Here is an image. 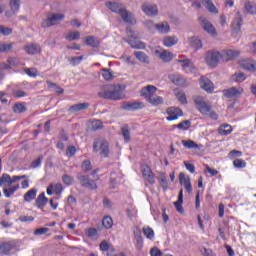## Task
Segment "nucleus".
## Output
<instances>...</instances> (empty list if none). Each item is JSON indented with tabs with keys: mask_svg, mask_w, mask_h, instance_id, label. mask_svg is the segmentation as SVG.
Here are the masks:
<instances>
[{
	"mask_svg": "<svg viewBox=\"0 0 256 256\" xmlns=\"http://www.w3.org/2000/svg\"><path fill=\"white\" fill-rule=\"evenodd\" d=\"M91 177L93 179H91L89 175L79 173L76 178L80 183L81 187H84V189H88L89 191H97V189L99 188V186L97 185V181L101 179V177L99 176V169H94L91 172Z\"/></svg>",
	"mask_w": 256,
	"mask_h": 256,
	"instance_id": "obj_1",
	"label": "nucleus"
},
{
	"mask_svg": "<svg viewBox=\"0 0 256 256\" xmlns=\"http://www.w3.org/2000/svg\"><path fill=\"white\" fill-rule=\"evenodd\" d=\"M98 95L102 99H109L110 101H121V99H125L121 85H105Z\"/></svg>",
	"mask_w": 256,
	"mask_h": 256,
	"instance_id": "obj_2",
	"label": "nucleus"
},
{
	"mask_svg": "<svg viewBox=\"0 0 256 256\" xmlns=\"http://www.w3.org/2000/svg\"><path fill=\"white\" fill-rule=\"evenodd\" d=\"M106 7L110 9L113 13H117L122 17L124 23H128L129 25H135V16L133 14L127 12L125 6L119 2H106Z\"/></svg>",
	"mask_w": 256,
	"mask_h": 256,
	"instance_id": "obj_3",
	"label": "nucleus"
},
{
	"mask_svg": "<svg viewBox=\"0 0 256 256\" xmlns=\"http://www.w3.org/2000/svg\"><path fill=\"white\" fill-rule=\"evenodd\" d=\"M194 103L201 115L209 117L210 119H212V121H217V119H219V115L216 114L211 105L207 103L205 99H203V97L195 96Z\"/></svg>",
	"mask_w": 256,
	"mask_h": 256,
	"instance_id": "obj_4",
	"label": "nucleus"
},
{
	"mask_svg": "<svg viewBox=\"0 0 256 256\" xmlns=\"http://www.w3.org/2000/svg\"><path fill=\"white\" fill-rule=\"evenodd\" d=\"M157 91V87L153 85H148L141 90V96L146 99L150 105L157 107V105H161L163 103V97L157 96L155 92Z\"/></svg>",
	"mask_w": 256,
	"mask_h": 256,
	"instance_id": "obj_5",
	"label": "nucleus"
},
{
	"mask_svg": "<svg viewBox=\"0 0 256 256\" xmlns=\"http://www.w3.org/2000/svg\"><path fill=\"white\" fill-rule=\"evenodd\" d=\"M94 153H99L100 157H109V142L105 139L97 138L93 143Z\"/></svg>",
	"mask_w": 256,
	"mask_h": 256,
	"instance_id": "obj_6",
	"label": "nucleus"
},
{
	"mask_svg": "<svg viewBox=\"0 0 256 256\" xmlns=\"http://www.w3.org/2000/svg\"><path fill=\"white\" fill-rule=\"evenodd\" d=\"M223 57L219 51H208L205 56V62L208 67L215 68L219 65V59Z\"/></svg>",
	"mask_w": 256,
	"mask_h": 256,
	"instance_id": "obj_7",
	"label": "nucleus"
},
{
	"mask_svg": "<svg viewBox=\"0 0 256 256\" xmlns=\"http://www.w3.org/2000/svg\"><path fill=\"white\" fill-rule=\"evenodd\" d=\"M65 19V15L61 13L51 14L47 19L42 22V27H53V25H57L59 21H63Z\"/></svg>",
	"mask_w": 256,
	"mask_h": 256,
	"instance_id": "obj_8",
	"label": "nucleus"
},
{
	"mask_svg": "<svg viewBox=\"0 0 256 256\" xmlns=\"http://www.w3.org/2000/svg\"><path fill=\"white\" fill-rule=\"evenodd\" d=\"M168 117H166V121H177L179 117H183V110L179 107H169L166 110Z\"/></svg>",
	"mask_w": 256,
	"mask_h": 256,
	"instance_id": "obj_9",
	"label": "nucleus"
},
{
	"mask_svg": "<svg viewBox=\"0 0 256 256\" xmlns=\"http://www.w3.org/2000/svg\"><path fill=\"white\" fill-rule=\"evenodd\" d=\"M243 25V18L241 17V13L237 12L236 17L232 22V35H239L241 32V27Z\"/></svg>",
	"mask_w": 256,
	"mask_h": 256,
	"instance_id": "obj_10",
	"label": "nucleus"
},
{
	"mask_svg": "<svg viewBox=\"0 0 256 256\" xmlns=\"http://www.w3.org/2000/svg\"><path fill=\"white\" fill-rule=\"evenodd\" d=\"M179 181H180V185H183L187 193H192L193 186L191 185V178H189V176L185 175V173L183 172H180Z\"/></svg>",
	"mask_w": 256,
	"mask_h": 256,
	"instance_id": "obj_11",
	"label": "nucleus"
},
{
	"mask_svg": "<svg viewBox=\"0 0 256 256\" xmlns=\"http://www.w3.org/2000/svg\"><path fill=\"white\" fill-rule=\"evenodd\" d=\"M141 9L143 13L147 15V17H153V15H158L159 13V8L157 7V5L153 4H143L141 6Z\"/></svg>",
	"mask_w": 256,
	"mask_h": 256,
	"instance_id": "obj_12",
	"label": "nucleus"
},
{
	"mask_svg": "<svg viewBox=\"0 0 256 256\" xmlns=\"http://www.w3.org/2000/svg\"><path fill=\"white\" fill-rule=\"evenodd\" d=\"M15 249V242L5 241L0 243V255H9Z\"/></svg>",
	"mask_w": 256,
	"mask_h": 256,
	"instance_id": "obj_13",
	"label": "nucleus"
},
{
	"mask_svg": "<svg viewBox=\"0 0 256 256\" xmlns=\"http://www.w3.org/2000/svg\"><path fill=\"white\" fill-rule=\"evenodd\" d=\"M143 107H145L143 102H124L122 104V109H124V111H137L143 109Z\"/></svg>",
	"mask_w": 256,
	"mask_h": 256,
	"instance_id": "obj_14",
	"label": "nucleus"
},
{
	"mask_svg": "<svg viewBox=\"0 0 256 256\" xmlns=\"http://www.w3.org/2000/svg\"><path fill=\"white\" fill-rule=\"evenodd\" d=\"M199 21L204 31H206L210 35H217V32L215 31V27L205 17H200Z\"/></svg>",
	"mask_w": 256,
	"mask_h": 256,
	"instance_id": "obj_15",
	"label": "nucleus"
},
{
	"mask_svg": "<svg viewBox=\"0 0 256 256\" xmlns=\"http://www.w3.org/2000/svg\"><path fill=\"white\" fill-rule=\"evenodd\" d=\"M142 175L150 185H155V175L149 166L142 167Z\"/></svg>",
	"mask_w": 256,
	"mask_h": 256,
	"instance_id": "obj_16",
	"label": "nucleus"
},
{
	"mask_svg": "<svg viewBox=\"0 0 256 256\" xmlns=\"http://www.w3.org/2000/svg\"><path fill=\"white\" fill-rule=\"evenodd\" d=\"M21 7V0H10V10L6 11V17H13Z\"/></svg>",
	"mask_w": 256,
	"mask_h": 256,
	"instance_id": "obj_17",
	"label": "nucleus"
},
{
	"mask_svg": "<svg viewBox=\"0 0 256 256\" xmlns=\"http://www.w3.org/2000/svg\"><path fill=\"white\" fill-rule=\"evenodd\" d=\"M200 87L204 91H207V93H212L213 89H215L213 82H211V80H209V78H207L205 76H202L200 78Z\"/></svg>",
	"mask_w": 256,
	"mask_h": 256,
	"instance_id": "obj_18",
	"label": "nucleus"
},
{
	"mask_svg": "<svg viewBox=\"0 0 256 256\" xmlns=\"http://www.w3.org/2000/svg\"><path fill=\"white\" fill-rule=\"evenodd\" d=\"M243 93V88H237V87H232L230 89H226L223 91L224 97H227V99H231L233 97H239Z\"/></svg>",
	"mask_w": 256,
	"mask_h": 256,
	"instance_id": "obj_19",
	"label": "nucleus"
},
{
	"mask_svg": "<svg viewBox=\"0 0 256 256\" xmlns=\"http://www.w3.org/2000/svg\"><path fill=\"white\" fill-rule=\"evenodd\" d=\"M24 51L27 55H37L41 53V46L39 44L30 43L24 47Z\"/></svg>",
	"mask_w": 256,
	"mask_h": 256,
	"instance_id": "obj_20",
	"label": "nucleus"
},
{
	"mask_svg": "<svg viewBox=\"0 0 256 256\" xmlns=\"http://www.w3.org/2000/svg\"><path fill=\"white\" fill-rule=\"evenodd\" d=\"M156 55H158L163 63H169L175 58V55L168 50H163L162 52L156 51Z\"/></svg>",
	"mask_w": 256,
	"mask_h": 256,
	"instance_id": "obj_21",
	"label": "nucleus"
},
{
	"mask_svg": "<svg viewBox=\"0 0 256 256\" xmlns=\"http://www.w3.org/2000/svg\"><path fill=\"white\" fill-rule=\"evenodd\" d=\"M128 44L132 49H145L146 45L142 41L134 38L133 35L129 36L128 38Z\"/></svg>",
	"mask_w": 256,
	"mask_h": 256,
	"instance_id": "obj_22",
	"label": "nucleus"
},
{
	"mask_svg": "<svg viewBox=\"0 0 256 256\" xmlns=\"http://www.w3.org/2000/svg\"><path fill=\"white\" fill-rule=\"evenodd\" d=\"M241 67L246 71H250L251 73H255L256 71V61L253 59L244 60L241 62Z\"/></svg>",
	"mask_w": 256,
	"mask_h": 256,
	"instance_id": "obj_23",
	"label": "nucleus"
},
{
	"mask_svg": "<svg viewBox=\"0 0 256 256\" xmlns=\"http://www.w3.org/2000/svg\"><path fill=\"white\" fill-rule=\"evenodd\" d=\"M19 184H11L10 186L3 188L4 197L9 199L12 195H15L16 191H19Z\"/></svg>",
	"mask_w": 256,
	"mask_h": 256,
	"instance_id": "obj_24",
	"label": "nucleus"
},
{
	"mask_svg": "<svg viewBox=\"0 0 256 256\" xmlns=\"http://www.w3.org/2000/svg\"><path fill=\"white\" fill-rule=\"evenodd\" d=\"M35 203L38 209H43L47 205V203H49V199L45 197V192L39 194Z\"/></svg>",
	"mask_w": 256,
	"mask_h": 256,
	"instance_id": "obj_25",
	"label": "nucleus"
},
{
	"mask_svg": "<svg viewBox=\"0 0 256 256\" xmlns=\"http://www.w3.org/2000/svg\"><path fill=\"white\" fill-rule=\"evenodd\" d=\"M155 29L158 33L167 34L169 31H171V26H169V22L164 21L159 24H155Z\"/></svg>",
	"mask_w": 256,
	"mask_h": 256,
	"instance_id": "obj_26",
	"label": "nucleus"
},
{
	"mask_svg": "<svg viewBox=\"0 0 256 256\" xmlns=\"http://www.w3.org/2000/svg\"><path fill=\"white\" fill-rule=\"evenodd\" d=\"M168 78L174 85H185V78L180 74H172L169 75Z\"/></svg>",
	"mask_w": 256,
	"mask_h": 256,
	"instance_id": "obj_27",
	"label": "nucleus"
},
{
	"mask_svg": "<svg viewBox=\"0 0 256 256\" xmlns=\"http://www.w3.org/2000/svg\"><path fill=\"white\" fill-rule=\"evenodd\" d=\"M134 239L136 241L135 243L136 249L141 251V249H143V236H141V230L134 231Z\"/></svg>",
	"mask_w": 256,
	"mask_h": 256,
	"instance_id": "obj_28",
	"label": "nucleus"
},
{
	"mask_svg": "<svg viewBox=\"0 0 256 256\" xmlns=\"http://www.w3.org/2000/svg\"><path fill=\"white\" fill-rule=\"evenodd\" d=\"M189 45L194 49V51H199V49H203V43L197 37L189 38Z\"/></svg>",
	"mask_w": 256,
	"mask_h": 256,
	"instance_id": "obj_29",
	"label": "nucleus"
},
{
	"mask_svg": "<svg viewBox=\"0 0 256 256\" xmlns=\"http://www.w3.org/2000/svg\"><path fill=\"white\" fill-rule=\"evenodd\" d=\"M179 43V38L177 36H166L163 39V45L165 47H173V45H177Z\"/></svg>",
	"mask_w": 256,
	"mask_h": 256,
	"instance_id": "obj_30",
	"label": "nucleus"
},
{
	"mask_svg": "<svg viewBox=\"0 0 256 256\" xmlns=\"http://www.w3.org/2000/svg\"><path fill=\"white\" fill-rule=\"evenodd\" d=\"M88 129L90 131H99V129H103V122L101 120H90L88 122Z\"/></svg>",
	"mask_w": 256,
	"mask_h": 256,
	"instance_id": "obj_31",
	"label": "nucleus"
},
{
	"mask_svg": "<svg viewBox=\"0 0 256 256\" xmlns=\"http://www.w3.org/2000/svg\"><path fill=\"white\" fill-rule=\"evenodd\" d=\"M174 206H175L176 210L178 211V213H184V210H183V189H181L179 191L178 200L176 202H174Z\"/></svg>",
	"mask_w": 256,
	"mask_h": 256,
	"instance_id": "obj_32",
	"label": "nucleus"
},
{
	"mask_svg": "<svg viewBox=\"0 0 256 256\" xmlns=\"http://www.w3.org/2000/svg\"><path fill=\"white\" fill-rule=\"evenodd\" d=\"M218 133L219 135H223L226 137L227 135H231V133H233V128L229 124H222L218 128Z\"/></svg>",
	"mask_w": 256,
	"mask_h": 256,
	"instance_id": "obj_33",
	"label": "nucleus"
},
{
	"mask_svg": "<svg viewBox=\"0 0 256 256\" xmlns=\"http://www.w3.org/2000/svg\"><path fill=\"white\" fill-rule=\"evenodd\" d=\"M222 57L226 59V61H231V59H235L239 57V51L237 50H226L223 52Z\"/></svg>",
	"mask_w": 256,
	"mask_h": 256,
	"instance_id": "obj_34",
	"label": "nucleus"
},
{
	"mask_svg": "<svg viewBox=\"0 0 256 256\" xmlns=\"http://www.w3.org/2000/svg\"><path fill=\"white\" fill-rule=\"evenodd\" d=\"M37 197V189L33 188L24 194V201L31 203Z\"/></svg>",
	"mask_w": 256,
	"mask_h": 256,
	"instance_id": "obj_35",
	"label": "nucleus"
},
{
	"mask_svg": "<svg viewBox=\"0 0 256 256\" xmlns=\"http://www.w3.org/2000/svg\"><path fill=\"white\" fill-rule=\"evenodd\" d=\"M81 39V33L79 31H70L65 35L66 41H77Z\"/></svg>",
	"mask_w": 256,
	"mask_h": 256,
	"instance_id": "obj_36",
	"label": "nucleus"
},
{
	"mask_svg": "<svg viewBox=\"0 0 256 256\" xmlns=\"http://www.w3.org/2000/svg\"><path fill=\"white\" fill-rule=\"evenodd\" d=\"M89 109V103H79L70 107L71 113H77V111H85Z\"/></svg>",
	"mask_w": 256,
	"mask_h": 256,
	"instance_id": "obj_37",
	"label": "nucleus"
},
{
	"mask_svg": "<svg viewBox=\"0 0 256 256\" xmlns=\"http://www.w3.org/2000/svg\"><path fill=\"white\" fill-rule=\"evenodd\" d=\"M134 56L140 63H149V56L145 52L142 51H135Z\"/></svg>",
	"mask_w": 256,
	"mask_h": 256,
	"instance_id": "obj_38",
	"label": "nucleus"
},
{
	"mask_svg": "<svg viewBox=\"0 0 256 256\" xmlns=\"http://www.w3.org/2000/svg\"><path fill=\"white\" fill-rule=\"evenodd\" d=\"M177 62L182 64V69L186 73H189V71H191V69H193V64L191 63V60H189V59L177 60Z\"/></svg>",
	"mask_w": 256,
	"mask_h": 256,
	"instance_id": "obj_39",
	"label": "nucleus"
},
{
	"mask_svg": "<svg viewBox=\"0 0 256 256\" xmlns=\"http://www.w3.org/2000/svg\"><path fill=\"white\" fill-rule=\"evenodd\" d=\"M191 127V122L189 120H185L180 122L177 125H174V128L179 129L180 131H187Z\"/></svg>",
	"mask_w": 256,
	"mask_h": 256,
	"instance_id": "obj_40",
	"label": "nucleus"
},
{
	"mask_svg": "<svg viewBox=\"0 0 256 256\" xmlns=\"http://www.w3.org/2000/svg\"><path fill=\"white\" fill-rule=\"evenodd\" d=\"M121 133H122L124 142L129 143V141H131V132L129 131V128L127 126H123L121 128Z\"/></svg>",
	"mask_w": 256,
	"mask_h": 256,
	"instance_id": "obj_41",
	"label": "nucleus"
},
{
	"mask_svg": "<svg viewBox=\"0 0 256 256\" xmlns=\"http://www.w3.org/2000/svg\"><path fill=\"white\" fill-rule=\"evenodd\" d=\"M182 145L186 147V149H199V145L193 140H182Z\"/></svg>",
	"mask_w": 256,
	"mask_h": 256,
	"instance_id": "obj_42",
	"label": "nucleus"
},
{
	"mask_svg": "<svg viewBox=\"0 0 256 256\" xmlns=\"http://www.w3.org/2000/svg\"><path fill=\"white\" fill-rule=\"evenodd\" d=\"M86 45L90 47H99V40L95 38V36L86 37Z\"/></svg>",
	"mask_w": 256,
	"mask_h": 256,
	"instance_id": "obj_43",
	"label": "nucleus"
},
{
	"mask_svg": "<svg viewBox=\"0 0 256 256\" xmlns=\"http://www.w3.org/2000/svg\"><path fill=\"white\" fill-rule=\"evenodd\" d=\"M102 225L105 229H111L113 227V218L111 216H106L102 220Z\"/></svg>",
	"mask_w": 256,
	"mask_h": 256,
	"instance_id": "obj_44",
	"label": "nucleus"
},
{
	"mask_svg": "<svg viewBox=\"0 0 256 256\" xmlns=\"http://www.w3.org/2000/svg\"><path fill=\"white\" fill-rule=\"evenodd\" d=\"M203 3H205L206 9H208L210 13H218L217 7H215V4H213L211 0H203Z\"/></svg>",
	"mask_w": 256,
	"mask_h": 256,
	"instance_id": "obj_45",
	"label": "nucleus"
},
{
	"mask_svg": "<svg viewBox=\"0 0 256 256\" xmlns=\"http://www.w3.org/2000/svg\"><path fill=\"white\" fill-rule=\"evenodd\" d=\"M14 113H25L27 111V107L23 103H16L13 107Z\"/></svg>",
	"mask_w": 256,
	"mask_h": 256,
	"instance_id": "obj_46",
	"label": "nucleus"
},
{
	"mask_svg": "<svg viewBox=\"0 0 256 256\" xmlns=\"http://www.w3.org/2000/svg\"><path fill=\"white\" fill-rule=\"evenodd\" d=\"M245 10L251 15H256V5L251 2L245 3Z\"/></svg>",
	"mask_w": 256,
	"mask_h": 256,
	"instance_id": "obj_47",
	"label": "nucleus"
},
{
	"mask_svg": "<svg viewBox=\"0 0 256 256\" xmlns=\"http://www.w3.org/2000/svg\"><path fill=\"white\" fill-rule=\"evenodd\" d=\"M81 169H82V171H84V173H89V171H91V169H93V166L91 165V161L84 160L81 164Z\"/></svg>",
	"mask_w": 256,
	"mask_h": 256,
	"instance_id": "obj_48",
	"label": "nucleus"
},
{
	"mask_svg": "<svg viewBox=\"0 0 256 256\" xmlns=\"http://www.w3.org/2000/svg\"><path fill=\"white\" fill-rule=\"evenodd\" d=\"M102 77L105 81H111L113 79V72L111 69H103L102 70Z\"/></svg>",
	"mask_w": 256,
	"mask_h": 256,
	"instance_id": "obj_49",
	"label": "nucleus"
},
{
	"mask_svg": "<svg viewBox=\"0 0 256 256\" xmlns=\"http://www.w3.org/2000/svg\"><path fill=\"white\" fill-rule=\"evenodd\" d=\"M10 175L7 173L2 174L0 177V187L1 185H7V187H10Z\"/></svg>",
	"mask_w": 256,
	"mask_h": 256,
	"instance_id": "obj_50",
	"label": "nucleus"
},
{
	"mask_svg": "<svg viewBox=\"0 0 256 256\" xmlns=\"http://www.w3.org/2000/svg\"><path fill=\"white\" fill-rule=\"evenodd\" d=\"M75 181V178H73V176L68 175V174H64L62 176V182L64 183V185H73V182Z\"/></svg>",
	"mask_w": 256,
	"mask_h": 256,
	"instance_id": "obj_51",
	"label": "nucleus"
},
{
	"mask_svg": "<svg viewBox=\"0 0 256 256\" xmlns=\"http://www.w3.org/2000/svg\"><path fill=\"white\" fill-rule=\"evenodd\" d=\"M233 165L237 169H245V167H247V162L243 159H236L233 161Z\"/></svg>",
	"mask_w": 256,
	"mask_h": 256,
	"instance_id": "obj_52",
	"label": "nucleus"
},
{
	"mask_svg": "<svg viewBox=\"0 0 256 256\" xmlns=\"http://www.w3.org/2000/svg\"><path fill=\"white\" fill-rule=\"evenodd\" d=\"M143 233L147 239H153L155 237V232L153 231V228H143Z\"/></svg>",
	"mask_w": 256,
	"mask_h": 256,
	"instance_id": "obj_53",
	"label": "nucleus"
},
{
	"mask_svg": "<svg viewBox=\"0 0 256 256\" xmlns=\"http://www.w3.org/2000/svg\"><path fill=\"white\" fill-rule=\"evenodd\" d=\"M13 43L5 44L0 43V53H7V51H11L13 49Z\"/></svg>",
	"mask_w": 256,
	"mask_h": 256,
	"instance_id": "obj_54",
	"label": "nucleus"
},
{
	"mask_svg": "<svg viewBox=\"0 0 256 256\" xmlns=\"http://www.w3.org/2000/svg\"><path fill=\"white\" fill-rule=\"evenodd\" d=\"M176 98L182 105H187V95H185V92H178Z\"/></svg>",
	"mask_w": 256,
	"mask_h": 256,
	"instance_id": "obj_55",
	"label": "nucleus"
},
{
	"mask_svg": "<svg viewBox=\"0 0 256 256\" xmlns=\"http://www.w3.org/2000/svg\"><path fill=\"white\" fill-rule=\"evenodd\" d=\"M245 73L239 72L232 76V81H237L238 83H241L242 81H245Z\"/></svg>",
	"mask_w": 256,
	"mask_h": 256,
	"instance_id": "obj_56",
	"label": "nucleus"
},
{
	"mask_svg": "<svg viewBox=\"0 0 256 256\" xmlns=\"http://www.w3.org/2000/svg\"><path fill=\"white\" fill-rule=\"evenodd\" d=\"M126 214L129 219H133V217L137 216V209L133 206H130L129 208H127Z\"/></svg>",
	"mask_w": 256,
	"mask_h": 256,
	"instance_id": "obj_57",
	"label": "nucleus"
},
{
	"mask_svg": "<svg viewBox=\"0 0 256 256\" xmlns=\"http://www.w3.org/2000/svg\"><path fill=\"white\" fill-rule=\"evenodd\" d=\"M82 59H84L83 56L79 57H71L68 59L69 63L72 64L74 67L81 64Z\"/></svg>",
	"mask_w": 256,
	"mask_h": 256,
	"instance_id": "obj_58",
	"label": "nucleus"
},
{
	"mask_svg": "<svg viewBox=\"0 0 256 256\" xmlns=\"http://www.w3.org/2000/svg\"><path fill=\"white\" fill-rule=\"evenodd\" d=\"M53 191L55 195H61V193H63V184L61 183L53 184Z\"/></svg>",
	"mask_w": 256,
	"mask_h": 256,
	"instance_id": "obj_59",
	"label": "nucleus"
},
{
	"mask_svg": "<svg viewBox=\"0 0 256 256\" xmlns=\"http://www.w3.org/2000/svg\"><path fill=\"white\" fill-rule=\"evenodd\" d=\"M21 179H28L27 175L22 176H10V186L13 185V183H17V181H21Z\"/></svg>",
	"mask_w": 256,
	"mask_h": 256,
	"instance_id": "obj_60",
	"label": "nucleus"
},
{
	"mask_svg": "<svg viewBox=\"0 0 256 256\" xmlns=\"http://www.w3.org/2000/svg\"><path fill=\"white\" fill-rule=\"evenodd\" d=\"M24 72L29 77H35L37 75V69L36 68H25Z\"/></svg>",
	"mask_w": 256,
	"mask_h": 256,
	"instance_id": "obj_61",
	"label": "nucleus"
},
{
	"mask_svg": "<svg viewBox=\"0 0 256 256\" xmlns=\"http://www.w3.org/2000/svg\"><path fill=\"white\" fill-rule=\"evenodd\" d=\"M0 33L5 36L11 35V33H13V29L5 26H0Z\"/></svg>",
	"mask_w": 256,
	"mask_h": 256,
	"instance_id": "obj_62",
	"label": "nucleus"
},
{
	"mask_svg": "<svg viewBox=\"0 0 256 256\" xmlns=\"http://www.w3.org/2000/svg\"><path fill=\"white\" fill-rule=\"evenodd\" d=\"M45 233H49V228H45V227H42V228H38L34 231V235H45Z\"/></svg>",
	"mask_w": 256,
	"mask_h": 256,
	"instance_id": "obj_63",
	"label": "nucleus"
},
{
	"mask_svg": "<svg viewBox=\"0 0 256 256\" xmlns=\"http://www.w3.org/2000/svg\"><path fill=\"white\" fill-rule=\"evenodd\" d=\"M150 255H151V256H163V252H161V250H159V248L153 247V248L150 250Z\"/></svg>",
	"mask_w": 256,
	"mask_h": 256,
	"instance_id": "obj_64",
	"label": "nucleus"
}]
</instances>
